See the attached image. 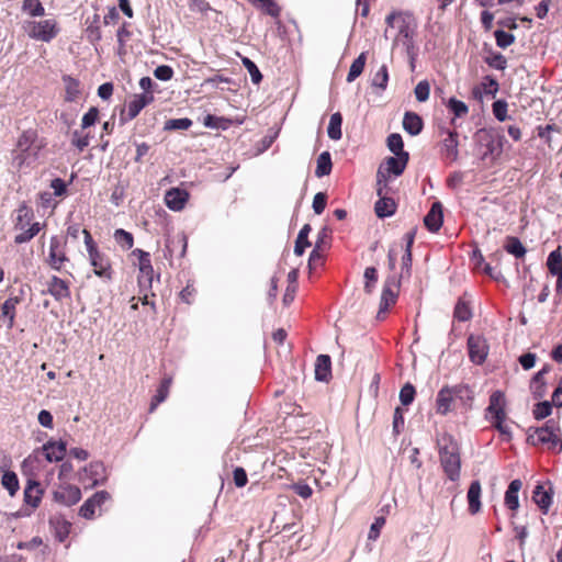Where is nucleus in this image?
I'll return each mask as SVG.
<instances>
[{"label": "nucleus", "mask_w": 562, "mask_h": 562, "mask_svg": "<svg viewBox=\"0 0 562 562\" xmlns=\"http://www.w3.org/2000/svg\"><path fill=\"white\" fill-rule=\"evenodd\" d=\"M45 146V140L38 137L35 130L24 131L19 136L15 148L11 153L12 167L18 171L24 167H30L38 159L40 153Z\"/></svg>", "instance_id": "obj_1"}, {"label": "nucleus", "mask_w": 562, "mask_h": 562, "mask_svg": "<svg viewBox=\"0 0 562 562\" xmlns=\"http://www.w3.org/2000/svg\"><path fill=\"white\" fill-rule=\"evenodd\" d=\"M440 464L451 481L460 477L461 459L457 441L450 435H442L438 439Z\"/></svg>", "instance_id": "obj_2"}, {"label": "nucleus", "mask_w": 562, "mask_h": 562, "mask_svg": "<svg viewBox=\"0 0 562 562\" xmlns=\"http://www.w3.org/2000/svg\"><path fill=\"white\" fill-rule=\"evenodd\" d=\"M481 160L495 161L503 153L506 138L498 131L481 128L474 134Z\"/></svg>", "instance_id": "obj_3"}, {"label": "nucleus", "mask_w": 562, "mask_h": 562, "mask_svg": "<svg viewBox=\"0 0 562 562\" xmlns=\"http://www.w3.org/2000/svg\"><path fill=\"white\" fill-rule=\"evenodd\" d=\"M385 23L390 27L397 29L394 45L401 44L404 48H412L415 46L414 35L416 32V23L411 14L404 12H392L386 16Z\"/></svg>", "instance_id": "obj_4"}, {"label": "nucleus", "mask_w": 562, "mask_h": 562, "mask_svg": "<svg viewBox=\"0 0 562 562\" xmlns=\"http://www.w3.org/2000/svg\"><path fill=\"white\" fill-rule=\"evenodd\" d=\"M527 440L533 446L542 443L547 445L550 450H554L559 447V451H562L561 427L553 418L548 419L541 427H530L528 429Z\"/></svg>", "instance_id": "obj_5"}, {"label": "nucleus", "mask_w": 562, "mask_h": 562, "mask_svg": "<svg viewBox=\"0 0 562 562\" xmlns=\"http://www.w3.org/2000/svg\"><path fill=\"white\" fill-rule=\"evenodd\" d=\"M376 194L379 195V200L375 202L374 211L378 217L384 218L387 216H392L396 211V203L392 198H387L384 195L383 190L386 188V176L383 170V166H381L376 173Z\"/></svg>", "instance_id": "obj_6"}, {"label": "nucleus", "mask_w": 562, "mask_h": 562, "mask_svg": "<svg viewBox=\"0 0 562 562\" xmlns=\"http://www.w3.org/2000/svg\"><path fill=\"white\" fill-rule=\"evenodd\" d=\"M50 269L61 271L69 258L66 255V241H61L58 236H52L49 240V251L45 259Z\"/></svg>", "instance_id": "obj_7"}, {"label": "nucleus", "mask_w": 562, "mask_h": 562, "mask_svg": "<svg viewBox=\"0 0 562 562\" xmlns=\"http://www.w3.org/2000/svg\"><path fill=\"white\" fill-rule=\"evenodd\" d=\"M26 31L30 37L43 42H49L58 32L57 23L54 20L30 22Z\"/></svg>", "instance_id": "obj_8"}, {"label": "nucleus", "mask_w": 562, "mask_h": 562, "mask_svg": "<svg viewBox=\"0 0 562 562\" xmlns=\"http://www.w3.org/2000/svg\"><path fill=\"white\" fill-rule=\"evenodd\" d=\"M400 281L395 277L387 278L381 294L380 307L376 314L378 319H383L389 307L396 302L398 294Z\"/></svg>", "instance_id": "obj_9"}, {"label": "nucleus", "mask_w": 562, "mask_h": 562, "mask_svg": "<svg viewBox=\"0 0 562 562\" xmlns=\"http://www.w3.org/2000/svg\"><path fill=\"white\" fill-rule=\"evenodd\" d=\"M468 351L470 360L475 364H482L488 355L486 339L480 335H470L468 338Z\"/></svg>", "instance_id": "obj_10"}, {"label": "nucleus", "mask_w": 562, "mask_h": 562, "mask_svg": "<svg viewBox=\"0 0 562 562\" xmlns=\"http://www.w3.org/2000/svg\"><path fill=\"white\" fill-rule=\"evenodd\" d=\"M154 101V93L135 94L133 100L127 104L126 113H121V121L123 123L135 119L139 112Z\"/></svg>", "instance_id": "obj_11"}, {"label": "nucleus", "mask_w": 562, "mask_h": 562, "mask_svg": "<svg viewBox=\"0 0 562 562\" xmlns=\"http://www.w3.org/2000/svg\"><path fill=\"white\" fill-rule=\"evenodd\" d=\"M111 499V495L106 491L95 492L89 497L80 507L79 515L86 519H92L95 515L97 508L102 507L104 503Z\"/></svg>", "instance_id": "obj_12"}, {"label": "nucleus", "mask_w": 562, "mask_h": 562, "mask_svg": "<svg viewBox=\"0 0 562 562\" xmlns=\"http://www.w3.org/2000/svg\"><path fill=\"white\" fill-rule=\"evenodd\" d=\"M89 259L95 276L105 280H111V262L104 254H102L100 250L90 251Z\"/></svg>", "instance_id": "obj_13"}, {"label": "nucleus", "mask_w": 562, "mask_h": 562, "mask_svg": "<svg viewBox=\"0 0 562 562\" xmlns=\"http://www.w3.org/2000/svg\"><path fill=\"white\" fill-rule=\"evenodd\" d=\"M81 498V491L75 485H61L54 492V501L65 506H71Z\"/></svg>", "instance_id": "obj_14"}, {"label": "nucleus", "mask_w": 562, "mask_h": 562, "mask_svg": "<svg viewBox=\"0 0 562 562\" xmlns=\"http://www.w3.org/2000/svg\"><path fill=\"white\" fill-rule=\"evenodd\" d=\"M505 406L506 400L504 393L502 391L493 392L490 396V403L486 408V413L490 419L492 420L495 418H506Z\"/></svg>", "instance_id": "obj_15"}, {"label": "nucleus", "mask_w": 562, "mask_h": 562, "mask_svg": "<svg viewBox=\"0 0 562 562\" xmlns=\"http://www.w3.org/2000/svg\"><path fill=\"white\" fill-rule=\"evenodd\" d=\"M456 131H447V136L441 143V155L449 161H457L459 158V140Z\"/></svg>", "instance_id": "obj_16"}, {"label": "nucleus", "mask_w": 562, "mask_h": 562, "mask_svg": "<svg viewBox=\"0 0 562 562\" xmlns=\"http://www.w3.org/2000/svg\"><path fill=\"white\" fill-rule=\"evenodd\" d=\"M47 293L56 301H63L70 297V289L67 281L57 276H53L47 283Z\"/></svg>", "instance_id": "obj_17"}, {"label": "nucleus", "mask_w": 562, "mask_h": 562, "mask_svg": "<svg viewBox=\"0 0 562 562\" xmlns=\"http://www.w3.org/2000/svg\"><path fill=\"white\" fill-rule=\"evenodd\" d=\"M443 222L442 204L440 202H434L429 212L424 217L425 226L432 233L440 229Z\"/></svg>", "instance_id": "obj_18"}, {"label": "nucleus", "mask_w": 562, "mask_h": 562, "mask_svg": "<svg viewBox=\"0 0 562 562\" xmlns=\"http://www.w3.org/2000/svg\"><path fill=\"white\" fill-rule=\"evenodd\" d=\"M188 198L189 194L187 191L172 188L166 192L165 203L172 211H181L184 207Z\"/></svg>", "instance_id": "obj_19"}, {"label": "nucleus", "mask_w": 562, "mask_h": 562, "mask_svg": "<svg viewBox=\"0 0 562 562\" xmlns=\"http://www.w3.org/2000/svg\"><path fill=\"white\" fill-rule=\"evenodd\" d=\"M42 450L48 462H57L64 459L66 445L63 441H48L42 447Z\"/></svg>", "instance_id": "obj_20"}, {"label": "nucleus", "mask_w": 562, "mask_h": 562, "mask_svg": "<svg viewBox=\"0 0 562 562\" xmlns=\"http://www.w3.org/2000/svg\"><path fill=\"white\" fill-rule=\"evenodd\" d=\"M408 158V153L395 155V157H387L384 161L385 171L387 173H393L394 176H401L406 168Z\"/></svg>", "instance_id": "obj_21"}, {"label": "nucleus", "mask_w": 562, "mask_h": 562, "mask_svg": "<svg viewBox=\"0 0 562 562\" xmlns=\"http://www.w3.org/2000/svg\"><path fill=\"white\" fill-rule=\"evenodd\" d=\"M331 378V360L328 355H319L315 362V379L328 382Z\"/></svg>", "instance_id": "obj_22"}, {"label": "nucleus", "mask_w": 562, "mask_h": 562, "mask_svg": "<svg viewBox=\"0 0 562 562\" xmlns=\"http://www.w3.org/2000/svg\"><path fill=\"white\" fill-rule=\"evenodd\" d=\"M521 486H522L521 481L519 479H516L509 483V485L505 492V497H504L505 506L513 512L517 510L519 507L518 493H519Z\"/></svg>", "instance_id": "obj_23"}, {"label": "nucleus", "mask_w": 562, "mask_h": 562, "mask_svg": "<svg viewBox=\"0 0 562 562\" xmlns=\"http://www.w3.org/2000/svg\"><path fill=\"white\" fill-rule=\"evenodd\" d=\"M424 127L423 119L415 112L407 111L403 117V128L412 136L422 133Z\"/></svg>", "instance_id": "obj_24"}, {"label": "nucleus", "mask_w": 562, "mask_h": 562, "mask_svg": "<svg viewBox=\"0 0 562 562\" xmlns=\"http://www.w3.org/2000/svg\"><path fill=\"white\" fill-rule=\"evenodd\" d=\"M532 501L537 504L540 510L546 515L552 504V493L543 488L542 485H537L532 493Z\"/></svg>", "instance_id": "obj_25"}, {"label": "nucleus", "mask_w": 562, "mask_h": 562, "mask_svg": "<svg viewBox=\"0 0 562 562\" xmlns=\"http://www.w3.org/2000/svg\"><path fill=\"white\" fill-rule=\"evenodd\" d=\"M456 402L454 396L450 387H442L437 394V413L446 415L451 411V404Z\"/></svg>", "instance_id": "obj_26"}, {"label": "nucleus", "mask_w": 562, "mask_h": 562, "mask_svg": "<svg viewBox=\"0 0 562 562\" xmlns=\"http://www.w3.org/2000/svg\"><path fill=\"white\" fill-rule=\"evenodd\" d=\"M85 473L89 475L92 486L104 483L106 479L105 467L100 461L91 462L88 467L85 468Z\"/></svg>", "instance_id": "obj_27"}, {"label": "nucleus", "mask_w": 562, "mask_h": 562, "mask_svg": "<svg viewBox=\"0 0 562 562\" xmlns=\"http://www.w3.org/2000/svg\"><path fill=\"white\" fill-rule=\"evenodd\" d=\"M468 503H469V512L472 515L477 514L481 510V484L479 481H473L468 490Z\"/></svg>", "instance_id": "obj_28"}, {"label": "nucleus", "mask_w": 562, "mask_h": 562, "mask_svg": "<svg viewBox=\"0 0 562 562\" xmlns=\"http://www.w3.org/2000/svg\"><path fill=\"white\" fill-rule=\"evenodd\" d=\"M43 491L41 490V485L36 481H29L25 490H24V501L27 505H31L33 508L37 507L42 499Z\"/></svg>", "instance_id": "obj_29"}, {"label": "nucleus", "mask_w": 562, "mask_h": 562, "mask_svg": "<svg viewBox=\"0 0 562 562\" xmlns=\"http://www.w3.org/2000/svg\"><path fill=\"white\" fill-rule=\"evenodd\" d=\"M63 82L65 85V100L67 102L76 101L81 94L80 81L71 76H63Z\"/></svg>", "instance_id": "obj_30"}, {"label": "nucleus", "mask_w": 562, "mask_h": 562, "mask_svg": "<svg viewBox=\"0 0 562 562\" xmlns=\"http://www.w3.org/2000/svg\"><path fill=\"white\" fill-rule=\"evenodd\" d=\"M33 211L26 204H22L16 210V218L14 222V228L16 231H24L30 225V222L33 218Z\"/></svg>", "instance_id": "obj_31"}, {"label": "nucleus", "mask_w": 562, "mask_h": 562, "mask_svg": "<svg viewBox=\"0 0 562 562\" xmlns=\"http://www.w3.org/2000/svg\"><path fill=\"white\" fill-rule=\"evenodd\" d=\"M547 266L552 276H555L558 279H562V255L560 248L549 254Z\"/></svg>", "instance_id": "obj_32"}, {"label": "nucleus", "mask_w": 562, "mask_h": 562, "mask_svg": "<svg viewBox=\"0 0 562 562\" xmlns=\"http://www.w3.org/2000/svg\"><path fill=\"white\" fill-rule=\"evenodd\" d=\"M171 382H172L171 378L162 379L155 396L151 400L150 408H149L150 412H154L155 408L168 397Z\"/></svg>", "instance_id": "obj_33"}, {"label": "nucleus", "mask_w": 562, "mask_h": 562, "mask_svg": "<svg viewBox=\"0 0 562 562\" xmlns=\"http://www.w3.org/2000/svg\"><path fill=\"white\" fill-rule=\"evenodd\" d=\"M45 224H41L38 222H35L30 225V227L25 228L24 231H21L19 234L14 237V243L18 245L25 244L33 239L44 227Z\"/></svg>", "instance_id": "obj_34"}, {"label": "nucleus", "mask_w": 562, "mask_h": 562, "mask_svg": "<svg viewBox=\"0 0 562 562\" xmlns=\"http://www.w3.org/2000/svg\"><path fill=\"white\" fill-rule=\"evenodd\" d=\"M311 229H312L311 225L305 224L299 232V235L295 240V246H294V254L296 256H302L305 251V248L311 246V243L308 241V234H310Z\"/></svg>", "instance_id": "obj_35"}, {"label": "nucleus", "mask_w": 562, "mask_h": 562, "mask_svg": "<svg viewBox=\"0 0 562 562\" xmlns=\"http://www.w3.org/2000/svg\"><path fill=\"white\" fill-rule=\"evenodd\" d=\"M331 168L333 164L330 154L328 151H323L317 158L315 176L317 178L328 176L331 172Z\"/></svg>", "instance_id": "obj_36"}, {"label": "nucleus", "mask_w": 562, "mask_h": 562, "mask_svg": "<svg viewBox=\"0 0 562 562\" xmlns=\"http://www.w3.org/2000/svg\"><path fill=\"white\" fill-rule=\"evenodd\" d=\"M456 402H460L463 406H469L473 400V391L468 385H456L450 387Z\"/></svg>", "instance_id": "obj_37"}, {"label": "nucleus", "mask_w": 562, "mask_h": 562, "mask_svg": "<svg viewBox=\"0 0 562 562\" xmlns=\"http://www.w3.org/2000/svg\"><path fill=\"white\" fill-rule=\"evenodd\" d=\"M341 124H342V116L339 112H336L331 114L329 124L327 127V134L328 137L333 140H338L341 138Z\"/></svg>", "instance_id": "obj_38"}, {"label": "nucleus", "mask_w": 562, "mask_h": 562, "mask_svg": "<svg viewBox=\"0 0 562 562\" xmlns=\"http://www.w3.org/2000/svg\"><path fill=\"white\" fill-rule=\"evenodd\" d=\"M367 61V53L362 52L351 64L347 75V81H355L363 71Z\"/></svg>", "instance_id": "obj_39"}, {"label": "nucleus", "mask_w": 562, "mask_h": 562, "mask_svg": "<svg viewBox=\"0 0 562 562\" xmlns=\"http://www.w3.org/2000/svg\"><path fill=\"white\" fill-rule=\"evenodd\" d=\"M19 303L20 299L18 296H11L2 304V315L9 319L8 328H12L14 325L15 307Z\"/></svg>", "instance_id": "obj_40"}, {"label": "nucleus", "mask_w": 562, "mask_h": 562, "mask_svg": "<svg viewBox=\"0 0 562 562\" xmlns=\"http://www.w3.org/2000/svg\"><path fill=\"white\" fill-rule=\"evenodd\" d=\"M138 286L142 291H150L154 281V268L153 266L148 268H140L139 274L137 278Z\"/></svg>", "instance_id": "obj_41"}, {"label": "nucleus", "mask_w": 562, "mask_h": 562, "mask_svg": "<svg viewBox=\"0 0 562 562\" xmlns=\"http://www.w3.org/2000/svg\"><path fill=\"white\" fill-rule=\"evenodd\" d=\"M251 4L256 5L265 13L278 18L280 14V8L273 0H248Z\"/></svg>", "instance_id": "obj_42"}, {"label": "nucleus", "mask_w": 562, "mask_h": 562, "mask_svg": "<svg viewBox=\"0 0 562 562\" xmlns=\"http://www.w3.org/2000/svg\"><path fill=\"white\" fill-rule=\"evenodd\" d=\"M114 239L117 245L122 247L124 250H128L134 245V237L130 232H126L123 228H117L114 232Z\"/></svg>", "instance_id": "obj_43"}, {"label": "nucleus", "mask_w": 562, "mask_h": 562, "mask_svg": "<svg viewBox=\"0 0 562 562\" xmlns=\"http://www.w3.org/2000/svg\"><path fill=\"white\" fill-rule=\"evenodd\" d=\"M505 249L516 258H521L526 254V248L517 237H508Z\"/></svg>", "instance_id": "obj_44"}, {"label": "nucleus", "mask_w": 562, "mask_h": 562, "mask_svg": "<svg viewBox=\"0 0 562 562\" xmlns=\"http://www.w3.org/2000/svg\"><path fill=\"white\" fill-rule=\"evenodd\" d=\"M552 403L549 401L539 402L533 406L532 415L535 419L541 420L549 417L552 413Z\"/></svg>", "instance_id": "obj_45"}, {"label": "nucleus", "mask_w": 562, "mask_h": 562, "mask_svg": "<svg viewBox=\"0 0 562 562\" xmlns=\"http://www.w3.org/2000/svg\"><path fill=\"white\" fill-rule=\"evenodd\" d=\"M3 487L8 490L10 495H14L19 490V480L14 472L7 471L1 479Z\"/></svg>", "instance_id": "obj_46"}, {"label": "nucleus", "mask_w": 562, "mask_h": 562, "mask_svg": "<svg viewBox=\"0 0 562 562\" xmlns=\"http://www.w3.org/2000/svg\"><path fill=\"white\" fill-rule=\"evenodd\" d=\"M389 81V71L386 65H382L372 78V87L385 90Z\"/></svg>", "instance_id": "obj_47"}, {"label": "nucleus", "mask_w": 562, "mask_h": 562, "mask_svg": "<svg viewBox=\"0 0 562 562\" xmlns=\"http://www.w3.org/2000/svg\"><path fill=\"white\" fill-rule=\"evenodd\" d=\"M386 144L390 151H392L394 155H402L403 153H406L404 150L403 138L397 133L391 134L386 139Z\"/></svg>", "instance_id": "obj_48"}, {"label": "nucleus", "mask_w": 562, "mask_h": 562, "mask_svg": "<svg viewBox=\"0 0 562 562\" xmlns=\"http://www.w3.org/2000/svg\"><path fill=\"white\" fill-rule=\"evenodd\" d=\"M447 106L456 117H463L469 112L468 105L463 101H460L456 98H450Z\"/></svg>", "instance_id": "obj_49"}, {"label": "nucleus", "mask_w": 562, "mask_h": 562, "mask_svg": "<svg viewBox=\"0 0 562 562\" xmlns=\"http://www.w3.org/2000/svg\"><path fill=\"white\" fill-rule=\"evenodd\" d=\"M453 316L460 322L469 321L472 317V312L468 303L459 300L454 306Z\"/></svg>", "instance_id": "obj_50"}, {"label": "nucleus", "mask_w": 562, "mask_h": 562, "mask_svg": "<svg viewBox=\"0 0 562 562\" xmlns=\"http://www.w3.org/2000/svg\"><path fill=\"white\" fill-rule=\"evenodd\" d=\"M485 63L497 70H504L507 67V60L501 53H491L490 56L485 57Z\"/></svg>", "instance_id": "obj_51"}, {"label": "nucleus", "mask_w": 562, "mask_h": 562, "mask_svg": "<svg viewBox=\"0 0 562 562\" xmlns=\"http://www.w3.org/2000/svg\"><path fill=\"white\" fill-rule=\"evenodd\" d=\"M494 36L496 40V45L501 48H507L515 42V35L503 30H496L494 32Z\"/></svg>", "instance_id": "obj_52"}, {"label": "nucleus", "mask_w": 562, "mask_h": 562, "mask_svg": "<svg viewBox=\"0 0 562 562\" xmlns=\"http://www.w3.org/2000/svg\"><path fill=\"white\" fill-rule=\"evenodd\" d=\"M191 126H192V121L188 117L171 119L165 123V130H168V131L188 130Z\"/></svg>", "instance_id": "obj_53"}, {"label": "nucleus", "mask_w": 562, "mask_h": 562, "mask_svg": "<svg viewBox=\"0 0 562 562\" xmlns=\"http://www.w3.org/2000/svg\"><path fill=\"white\" fill-rule=\"evenodd\" d=\"M90 137L89 134H82L78 130L72 132L71 144L75 146L80 153L85 150L89 146Z\"/></svg>", "instance_id": "obj_54"}, {"label": "nucleus", "mask_w": 562, "mask_h": 562, "mask_svg": "<svg viewBox=\"0 0 562 562\" xmlns=\"http://www.w3.org/2000/svg\"><path fill=\"white\" fill-rule=\"evenodd\" d=\"M243 65L248 70V72L251 77V81L255 85L260 83L262 80V75H261L260 70L258 69L257 65L247 57L243 58Z\"/></svg>", "instance_id": "obj_55"}, {"label": "nucleus", "mask_w": 562, "mask_h": 562, "mask_svg": "<svg viewBox=\"0 0 562 562\" xmlns=\"http://www.w3.org/2000/svg\"><path fill=\"white\" fill-rule=\"evenodd\" d=\"M228 120L218 117L212 114H207L203 120V125L210 128H227Z\"/></svg>", "instance_id": "obj_56"}, {"label": "nucleus", "mask_w": 562, "mask_h": 562, "mask_svg": "<svg viewBox=\"0 0 562 562\" xmlns=\"http://www.w3.org/2000/svg\"><path fill=\"white\" fill-rule=\"evenodd\" d=\"M364 292L371 294L374 288V283L378 281V271L374 267H368L364 270Z\"/></svg>", "instance_id": "obj_57"}, {"label": "nucleus", "mask_w": 562, "mask_h": 562, "mask_svg": "<svg viewBox=\"0 0 562 562\" xmlns=\"http://www.w3.org/2000/svg\"><path fill=\"white\" fill-rule=\"evenodd\" d=\"M416 391L413 384L406 383L400 391V401L404 406L413 403Z\"/></svg>", "instance_id": "obj_58"}, {"label": "nucleus", "mask_w": 562, "mask_h": 562, "mask_svg": "<svg viewBox=\"0 0 562 562\" xmlns=\"http://www.w3.org/2000/svg\"><path fill=\"white\" fill-rule=\"evenodd\" d=\"M415 97L417 101L425 102L429 98L430 93V85L427 80H422L417 83L414 89Z\"/></svg>", "instance_id": "obj_59"}, {"label": "nucleus", "mask_w": 562, "mask_h": 562, "mask_svg": "<svg viewBox=\"0 0 562 562\" xmlns=\"http://www.w3.org/2000/svg\"><path fill=\"white\" fill-rule=\"evenodd\" d=\"M507 108L508 104L505 100H497L493 103V114L499 121L504 122L507 119Z\"/></svg>", "instance_id": "obj_60"}, {"label": "nucleus", "mask_w": 562, "mask_h": 562, "mask_svg": "<svg viewBox=\"0 0 562 562\" xmlns=\"http://www.w3.org/2000/svg\"><path fill=\"white\" fill-rule=\"evenodd\" d=\"M404 412L401 407H396L393 414V432L400 435L404 429Z\"/></svg>", "instance_id": "obj_61"}, {"label": "nucleus", "mask_w": 562, "mask_h": 562, "mask_svg": "<svg viewBox=\"0 0 562 562\" xmlns=\"http://www.w3.org/2000/svg\"><path fill=\"white\" fill-rule=\"evenodd\" d=\"M385 525V518L383 516L376 517L370 527L368 539L375 541L381 532V529Z\"/></svg>", "instance_id": "obj_62"}, {"label": "nucleus", "mask_w": 562, "mask_h": 562, "mask_svg": "<svg viewBox=\"0 0 562 562\" xmlns=\"http://www.w3.org/2000/svg\"><path fill=\"white\" fill-rule=\"evenodd\" d=\"M99 116V110L95 106L89 109V111L82 116L81 127L88 128L95 124Z\"/></svg>", "instance_id": "obj_63"}, {"label": "nucleus", "mask_w": 562, "mask_h": 562, "mask_svg": "<svg viewBox=\"0 0 562 562\" xmlns=\"http://www.w3.org/2000/svg\"><path fill=\"white\" fill-rule=\"evenodd\" d=\"M327 195L324 192H318L313 199V210L316 214H322L326 207Z\"/></svg>", "instance_id": "obj_64"}]
</instances>
